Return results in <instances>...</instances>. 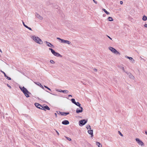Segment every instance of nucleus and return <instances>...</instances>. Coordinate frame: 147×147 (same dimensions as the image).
Masks as SVG:
<instances>
[{"label":"nucleus","mask_w":147,"mask_h":147,"mask_svg":"<svg viewBox=\"0 0 147 147\" xmlns=\"http://www.w3.org/2000/svg\"><path fill=\"white\" fill-rule=\"evenodd\" d=\"M75 104V105H76L79 107H80L81 105L80 103L78 102H76V103Z\"/></svg>","instance_id":"nucleus-22"},{"label":"nucleus","mask_w":147,"mask_h":147,"mask_svg":"<svg viewBox=\"0 0 147 147\" xmlns=\"http://www.w3.org/2000/svg\"><path fill=\"white\" fill-rule=\"evenodd\" d=\"M57 39L60 40L61 41V42L62 43H65L68 45H69L71 43V42L70 41L61 39L59 38H57Z\"/></svg>","instance_id":"nucleus-5"},{"label":"nucleus","mask_w":147,"mask_h":147,"mask_svg":"<svg viewBox=\"0 0 147 147\" xmlns=\"http://www.w3.org/2000/svg\"><path fill=\"white\" fill-rule=\"evenodd\" d=\"M83 109L81 107H79V109L77 108L76 109V112L77 113H81L83 111Z\"/></svg>","instance_id":"nucleus-9"},{"label":"nucleus","mask_w":147,"mask_h":147,"mask_svg":"<svg viewBox=\"0 0 147 147\" xmlns=\"http://www.w3.org/2000/svg\"><path fill=\"white\" fill-rule=\"evenodd\" d=\"M109 49L112 53L116 55L120 54L119 53L118 51H117L116 49L112 47H109Z\"/></svg>","instance_id":"nucleus-4"},{"label":"nucleus","mask_w":147,"mask_h":147,"mask_svg":"<svg viewBox=\"0 0 147 147\" xmlns=\"http://www.w3.org/2000/svg\"><path fill=\"white\" fill-rule=\"evenodd\" d=\"M34 105L36 107L39 109H43V108H44L43 107L38 103H35Z\"/></svg>","instance_id":"nucleus-8"},{"label":"nucleus","mask_w":147,"mask_h":147,"mask_svg":"<svg viewBox=\"0 0 147 147\" xmlns=\"http://www.w3.org/2000/svg\"><path fill=\"white\" fill-rule=\"evenodd\" d=\"M0 71L1 72H2L3 74H4L5 77H6V76H7V75L4 71H2L1 70Z\"/></svg>","instance_id":"nucleus-26"},{"label":"nucleus","mask_w":147,"mask_h":147,"mask_svg":"<svg viewBox=\"0 0 147 147\" xmlns=\"http://www.w3.org/2000/svg\"><path fill=\"white\" fill-rule=\"evenodd\" d=\"M88 133L90 134L91 135V137H92L93 136V131L92 130H88Z\"/></svg>","instance_id":"nucleus-15"},{"label":"nucleus","mask_w":147,"mask_h":147,"mask_svg":"<svg viewBox=\"0 0 147 147\" xmlns=\"http://www.w3.org/2000/svg\"><path fill=\"white\" fill-rule=\"evenodd\" d=\"M50 62L51 63H53V64L55 63L54 61H53V60H51L50 61Z\"/></svg>","instance_id":"nucleus-30"},{"label":"nucleus","mask_w":147,"mask_h":147,"mask_svg":"<svg viewBox=\"0 0 147 147\" xmlns=\"http://www.w3.org/2000/svg\"><path fill=\"white\" fill-rule=\"evenodd\" d=\"M136 141L140 145H141V146H142L143 145L144 143L142 142V141H141V140H140L138 138H136Z\"/></svg>","instance_id":"nucleus-7"},{"label":"nucleus","mask_w":147,"mask_h":147,"mask_svg":"<svg viewBox=\"0 0 147 147\" xmlns=\"http://www.w3.org/2000/svg\"><path fill=\"white\" fill-rule=\"evenodd\" d=\"M145 134L147 135V131H145Z\"/></svg>","instance_id":"nucleus-46"},{"label":"nucleus","mask_w":147,"mask_h":147,"mask_svg":"<svg viewBox=\"0 0 147 147\" xmlns=\"http://www.w3.org/2000/svg\"><path fill=\"white\" fill-rule=\"evenodd\" d=\"M120 3L121 4H122L123 3V2L122 1H120Z\"/></svg>","instance_id":"nucleus-43"},{"label":"nucleus","mask_w":147,"mask_h":147,"mask_svg":"<svg viewBox=\"0 0 147 147\" xmlns=\"http://www.w3.org/2000/svg\"><path fill=\"white\" fill-rule=\"evenodd\" d=\"M45 43L46 45L49 47H53V46L50 42H48L47 41H45L44 42Z\"/></svg>","instance_id":"nucleus-12"},{"label":"nucleus","mask_w":147,"mask_h":147,"mask_svg":"<svg viewBox=\"0 0 147 147\" xmlns=\"http://www.w3.org/2000/svg\"><path fill=\"white\" fill-rule=\"evenodd\" d=\"M125 73L127 74V75H128L129 76V78L132 79H134V76H133V75H132L130 73H128V72H125Z\"/></svg>","instance_id":"nucleus-11"},{"label":"nucleus","mask_w":147,"mask_h":147,"mask_svg":"<svg viewBox=\"0 0 147 147\" xmlns=\"http://www.w3.org/2000/svg\"><path fill=\"white\" fill-rule=\"evenodd\" d=\"M22 23L24 25V26L25 27V26H27L26 25H25L24 23V22L22 21Z\"/></svg>","instance_id":"nucleus-37"},{"label":"nucleus","mask_w":147,"mask_h":147,"mask_svg":"<svg viewBox=\"0 0 147 147\" xmlns=\"http://www.w3.org/2000/svg\"><path fill=\"white\" fill-rule=\"evenodd\" d=\"M43 107H44V108H43V109H45L48 110H50V108L47 105L44 106Z\"/></svg>","instance_id":"nucleus-18"},{"label":"nucleus","mask_w":147,"mask_h":147,"mask_svg":"<svg viewBox=\"0 0 147 147\" xmlns=\"http://www.w3.org/2000/svg\"><path fill=\"white\" fill-rule=\"evenodd\" d=\"M39 83V84H38V85H39V86H40V83Z\"/></svg>","instance_id":"nucleus-48"},{"label":"nucleus","mask_w":147,"mask_h":147,"mask_svg":"<svg viewBox=\"0 0 147 147\" xmlns=\"http://www.w3.org/2000/svg\"><path fill=\"white\" fill-rule=\"evenodd\" d=\"M86 128H87V129H91V127H90V125H87V126L86 127Z\"/></svg>","instance_id":"nucleus-24"},{"label":"nucleus","mask_w":147,"mask_h":147,"mask_svg":"<svg viewBox=\"0 0 147 147\" xmlns=\"http://www.w3.org/2000/svg\"><path fill=\"white\" fill-rule=\"evenodd\" d=\"M62 123L63 125H67L68 124L69 122L68 121L65 120L62 122Z\"/></svg>","instance_id":"nucleus-14"},{"label":"nucleus","mask_w":147,"mask_h":147,"mask_svg":"<svg viewBox=\"0 0 147 147\" xmlns=\"http://www.w3.org/2000/svg\"><path fill=\"white\" fill-rule=\"evenodd\" d=\"M108 20L109 21H113V19L112 18H111V17H109L108 18Z\"/></svg>","instance_id":"nucleus-21"},{"label":"nucleus","mask_w":147,"mask_h":147,"mask_svg":"<svg viewBox=\"0 0 147 147\" xmlns=\"http://www.w3.org/2000/svg\"><path fill=\"white\" fill-rule=\"evenodd\" d=\"M142 20L144 21H146L147 20V17L146 16H144L143 17Z\"/></svg>","instance_id":"nucleus-17"},{"label":"nucleus","mask_w":147,"mask_h":147,"mask_svg":"<svg viewBox=\"0 0 147 147\" xmlns=\"http://www.w3.org/2000/svg\"><path fill=\"white\" fill-rule=\"evenodd\" d=\"M49 50H50L51 53L54 55L58 57H62V56L59 53L56 52L54 50L51 48H49Z\"/></svg>","instance_id":"nucleus-3"},{"label":"nucleus","mask_w":147,"mask_h":147,"mask_svg":"<svg viewBox=\"0 0 147 147\" xmlns=\"http://www.w3.org/2000/svg\"><path fill=\"white\" fill-rule=\"evenodd\" d=\"M56 91L59 92H63V90H59V89H57L56 90Z\"/></svg>","instance_id":"nucleus-27"},{"label":"nucleus","mask_w":147,"mask_h":147,"mask_svg":"<svg viewBox=\"0 0 147 147\" xmlns=\"http://www.w3.org/2000/svg\"><path fill=\"white\" fill-rule=\"evenodd\" d=\"M31 38L36 42L40 45L43 43L42 41L38 37L35 35L31 36Z\"/></svg>","instance_id":"nucleus-1"},{"label":"nucleus","mask_w":147,"mask_h":147,"mask_svg":"<svg viewBox=\"0 0 147 147\" xmlns=\"http://www.w3.org/2000/svg\"><path fill=\"white\" fill-rule=\"evenodd\" d=\"M0 52L1 53H2V51L0 49Z\"/></svg>","instance_id":"nucleus-47"},{"label":"nucleus","mask_w":147,"mask_h":147,"mask_svg":"<svg viewBox=\"0 0 147 147\" xmlns=\"http://www.w3.org/2000/svg\"><path fill=\"white\" fill-rule=\"evenodd\" d=\"M144 26L145 27H146V28H147V24H145L144 25Z\"/></svg>","instance_id":"nucleus-38"},{"label":"nucleus","mask_w":147,"mask_h":147,"mask_svg":"<svg viewBox=\"0 0 147 147\" xmlns=\"http://www.w3.org/2000/svg\"><path fill=\"white\" fill-rule=\"evenodd\" d=\"M96 144L98 146V147H102V145L99 142H96Z\"/></svg>","instance_id":"nucleus-19"},{"label":"nucleus","mask_w":147,"mask_h":147,"mask_svg":"<svg viewBox=\"0 0 147 147\" xmlns=\"http://www.w3.org/2000/svg\"><path fill=\"white\" fill-rule=\"evenodd\" d=\"M65 137L69 141H71V139L70 138H69V137H66V136H65Z\"/></svg>","instance_id":"nucleus-29"},{"label":"nucleus","mask_w":147,"mask_h":147,"mask_svg":"<svg viewBox=\"0 0 147 147\" xmlns=\"http://www.w3.org/2000/svg\"><path fill=\"white\" fill-rule=\"evenodd\" d=\"M71 100L72 102L74 103V104L76 103V102L75 101V100L74 98H72L71 99Z\"/></svg>","instance_id":"nucleus-23"},{"label":"nucleus","mask_w":147,"mask_h":147,"mask_svg":"<svg viewBox=\"0 0 147 147\" xmlns=\"http://www.w3.org/2000/svg\"><path fill=\"white\" fill-rule=\"evenodd\" d=\"M25 27L26 28L29 29V30H32V29L28 27V26H25Z\"/></svg>","instance_id":"nucleus-28"},{"label":"nucleus","mask_w":147,"mask_h":147,"mask_svg":"<svg viewBox=\"0 0 147 147\" xmlns=\"http://www.w3.org/2000/svg\"><path fill=\"white\" fill-rule=\"evenodd\" d=\"M107 37H108L111 40H112V38H111L110 37H109V36H108V35H107Z\"/></svg>","instance_id":"nucleus-44"},{"label":"nucleus","mask_w":147,"mask_h":147,"mask_svg":"<svg viewBox=\"0 0 147 147\" xmlns=\"http://www.w3.org/2000/svg\"><path fill=\"white\" fill-rule=\"evenodd\" d=\"M44 87H45V88H47V89H48L49 90H50V91H51V89L50 88H48L47 86H44Z\"/></svg>","instance_id":"nucleus-32"},{"label":"nucleus","mask_w":147,"mask_h":147,"mask_svg":"<svg viewBox=\"0 0 147 147\" xmlns=\"http://www.w3.org/2000/svg\"><path fill=\"white\" fill-rule=\"evenodd\" d=\"M102 10L107 15H109L110 14L109 13L108 11H107L104 9H103Z\"/></svg>","instance_id":"nucleus-20"},{"label":"nucleus","mask_w":147,"mask_h":147,"mask_svg":"<svg viewBox=\"0 0 147 147\" xmlns=\"http://www.w3.org/2000/svg\"><path fill=\"white\" fill-rule=\"evenodd\" d=\"M125 57L129 59L130 60V62L133 63H134L135 62V60L133 59L131 57H129L127 56H125Z\"/></svg>","instance_id":"nucleus-10"},{"label":"nucleus","mask_w":147,"mask_h":147,"mask_svg":"<svg viewBox=\"0 0 147 147\" xmlns=\"http://www.w3.org/2000/svg\"><path fill=\"white\" fill-rule=\"evenodd\" d=\"M40 84V87H41V88H44V87H43V86H42V85H41V84Z\"/></svg>","instance_id":"nucleus-40"},{"label":"nucleus","mask_w":147,"mask_h":147,"mask_svg":"<svg viewBox=\"0 0 147 147\" xmlns=\"http://www.w3.org/2000/svg\"><path fill=\"white\" fill-rule=\"evenodd\" d=\"M121 69H122V70L124 72H125L126 71H125L124 69V68L123 67H122Z\"/></svg>","instance_id":"nucleus-33"},{"label":"nucleus","mask_w":147,"mask_h":147,"mask_svg":"<svg viewBox=\"0 0 147 147\" xmlns=\"http://www.w3.org/2000/svg\"><path fill=\"white\" fill-rule=\"evenodd\" d=\"M50 94H53V95H55V94H53L52 93H50Z\"/></svg>","instance_id":"nucleus-49"},{"label":"nucleus","mask_w":147,"mask_h":147,"mask_svg":"<svg viewBox=\"0 0 147 147\" xmlns=\"http://www.w3.org/2000/svg\"><path fill=\"white\" fill-rule=\"evenodd\" d=\"M93 2L96 4L97 3V2L95 0H92Z\"/></svg>","instance_id":"nucleus-35"},{"label":"nucleus","mask_w":147,"mask_h":147,"mask_svg":"<svg viewBox=\"0 0 147 147\" xmlns=\"http://www.w3.org/2000/svg\"><path fill=\"white\" fill-rule=\"evenodd\" d=\"M87 122V121L85 119L80 120L79 121L80 125V126H82L85 125Z\"/></svg>","instance_id":"nucleus-6"},{"label":"nucleus","mask_w":147,"mask_h":147,"mask_svg":"<svg viewBox=\"0 0 147 147\" xmlns=\"http://www.w3.org/2000/svg\"><path fill=\"white\" fill-rule=\"evenodd\" d=\"M68 92H69V91L67 90H63L62 92H63L64 93H65L66 94H67V93H68Z\"/></svg>","instance_id":"nucleus-25"},{"label":"nucleus","mask_w":147,"mask_h":147,"mask_svg":"<svg viewBox=\"0 0 147 147\" xmlns=\"http://www.w3.org/2000/svg\"><path fill=\"white\" fill-rule=\"evenodd\" d=\"M68 96L69 97H72V95H68Z\"/></svg>","instance_id":"nucleus-45"},{"label":"nucleus","mask_w":147,"mask_h":147,"mask_svg":"<svg viewBox=\"0 0 147 147\" xmlns=\"http://www.w3.org/2000/svg\"><path fill=\"white\" fill-rule=\"evenodd\" d=\"M55 117H57V115L56 113H55Z\"/></svg>","instance_id":"nucleus-42"},{"label":"nucleus","mask_w":147,"mask_h":147,"mask_svg":"<svg viewBox=\"0 0 147 147\" xmlns=\"http://www.w3.org/2000/svg\"><path fill=\"white\" fill-rule=\"evenodd\" d=\"M7 86L10 88H11V87L8 84H7Z\"/></svg>","instance_id":"nucleus-36"},{"label":"nucleus","mask_w":147,"mask_h":147,"mask_svg":"<svg viewBox=\"0 0 147 147\" xmlns=\"http://www.w3.org/2000/svg\"><path fill=\"white\" fill-rule=\"evenodd\" d=\"M19 88L26 97H28L30 96L29 95V94H31V93L24 86L21 87L20 86H19Z\"/></svg>","instance_id":"nucleus-2"},{"label":"nucleus","mask_w":147,"mask_h":147,"mask_svg":"<svg viewBox=\"0 0 147 147\" xmlns=\"http://www.w3.org/2000/svg\"><path fill=\"white\" fill-rule=\"evenodd\" d=\"M94 71H95L96 72L97 71V70L95 68L94 69Z\"/></svg>","instance_id":"nucleus-39"},{"label":"nucleus","mask_w":147,"mask_h":147,"mask_svg":"<svg viewBox=\"0 0 147 147\" xmlns=\"http://www.w3.org/2000/svg\"><path fill=\"white\" fill-rule=\"evenodd\" d=\"M35 16L36 18L40 20H42L43 19V18L41 16L37 13L36 14Z\"/></svg>","instance_id":"nucleus-13"},{"label":"nucleus","mask_w":147,"mask_h":147,"mask_svg":"<svg viewBox=\"0 0 147 147\" xmlns=\"http://www.w3.org/2000/svg\"><path fill=\"white\" fill-rule=\"evenodd\" d=\"M119 134L121 135V136H123V135L120 132V131H119Z\"/></svg>","instance_id":"nucleus-34"},{"label":"nucleus","mask_w":147,"mask_h":147,"mask_svg":"<svg viewBox=\"0 0 147 147\" xmlns=\"http://www.w3.org/2000/svg\"><path fill=\"white\" fill-rule=\"evenodd\" d=\"M6 79H7L9 80H11V78L10 77H8L7 76L6 77H5Z\"/></svg>","instance_id":"nucleus-31"},{"label":"nucleus","mask_w":147,"mask_h":147,"mask_svg":"<svg viewBox=\"0 0 147 147\" xmlns=\"http://www.w3.org/2000/svg\"><path fill=\"white\" fill-rule=\"evenodd\" d=\"M60 113L62 115L66 116L69 114V113L60 112Z\"/></svg>","instance_id":"nucleus-16"},{"label":"nucleus","mask_w":147,"mask_h":147,"mask_svg":"<svg viewBox=\"0 0 147 147\" xmlns=\"http://www.w3.org/2000/svg\"><path fill=\"white\" fill-rule=\"evenodd\" d=\"M56 133H57V135H59V132L57 130H56Z\"/></svg>","instance_id":"nucleus-41"}]
</instances>
